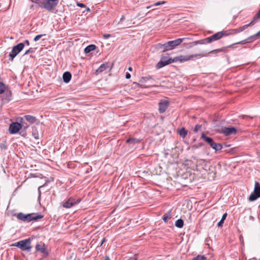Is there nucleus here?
Masks as SVG:
<instances>
[{
	"label": "nucleus",
	"instance_id": "4468645a",
	"mask_svg": "<svg viewBox=\"0 0 260 260\" xmlns=\"http://www.w3.org/2000/svg\"><path fill=\"white\" fill-rule=\"evenodd\" d=\"M229 34L226 31H221L213 35L212 36L213 41L219 40L222 37L228 36Z\"/></svg>",
	"mask_w": 260,
	"mask_h": 260
},
{
	"label": "nucleus",
	"instance_id": "e2e57ef3",
	"mask_svg": "<svg viewBox=\"0 0 260 260\" xmlns=\"http://www.w3.org/2000/svg\"><path fill=\"white\" fill-rule=\"evenodd\" d=\"M141 86L142 87H144V88L147 87V86H145V85H141Z\"/></svg>",
	"mask_w": 260,
	"mask_h": 260
},
{
	"label": "nucleus",
	"instance_id": "39448f33",
	"mask_svg": "<svg viewBox=\"0 0 260 260\" xmlns=\"http://www.w3.org/2000/svg\"><path fill=\"white\" fill-rule=\"evenodd\" d=\"M24 47V44L23 43H20L17 45L14 46L11 52L9 54V56L11 57V60L13 61L14 57L19 53Z\"/></svg>",
	"mask_w": 260,
	"mask_h": 260
},
{
	"label": "nucleus",
	"instance_id": "1a4fd4ad",
	"mask_svg": "<svg viewBox=\"0 0 260 260\" xmlns=\"http://www.w3.org/2000/svg\"><path fill=\"white\" fill-rule=\"evenodd\" d=\"M170 102L167 99H161L158 103V110L159 113H164L168 108Z\"/></svg>",
	"mask_w": 260,
	"mask_h": 260
},
{
	"label": "nucleus",
	"instance_id": "f8f14e48",
	"mask_svg": "<svg viewBox=\"0 0 260 260\" xmlns=\"http://www.w3.org/2000/svg\"><path fill=\"white\" fill-rule=\"evenodd\" d=\"M218 132L223 134L225 136H228L233 134H235L237 132V129L234 127H224L222 128L221 131H218Z\"/></svg>",
	"mask_w": 260,
	"mask_h": 260
},
{
	"label": "nucleus",
	"instance_id": "6ab92c4d",
	"mask_svg": "<svg viewBox=\"0 0 260 260\" xmlns=\"http://www.w3.org/2000/svg\"><path fill=\"white\" fill-rule=\"evenodd\" d=\"M108 67V63L102 64L100 67L96 70V74H99L105 71Z\"/></svg>",
	"mask_w": 260,
	"mask_h": 260
},
{
	"label": "nucleus",
	"instance_id": "09e8293b",
	"mask_svg": "<svg viewBox=\"0 0 260 260\" xmlns=\"http://www.w3.org/2000/svg\"><path fill=\"white\" fill-rule=\"evenodd\" d=\"M110 34H104L103 35V38L105 39H108L111 37Z\"/></svg>",
	"mask_w": 260,
	"mask_h": 260
},
{
	"label": "nucleus",
	"instance_id": "3c124183",
	"mask_svg": "<svg viewBox=\"0 0 260 260\" xmlns=\"http://www.w3.org/2000/svg\"><path fill=\"white\" fill-rule=\"evenodd\" d=\"M246 41L247 43H251V42H253V41H252V40L251 39V38H250V37H248V38H247V39H246Z\"/></svg>",
	"mask_w": 260,
	"mask_h": 260
},
{
	"label": "nucleus",
	"instance_id": "338daca9",
	"mask_svg": "<svg viewBox=\"0 0 260 260\" xmlns=\"http://www.w3.org/2000/svg\"><path fill=\"white\" fill-rule=\"evenodd\" d=\"M87 10V11H89V8H88Z\"/></svg>",
	"mask_w": 260,
	"mask_h": 260
},
{
	"label": "nucleus",
	"instance_id": "37998d69",
	"mask_svg": "<svg viewBox=\"0 0 260 260\" xmlns=\"http://www.w3.org/2000/svg\"><path fill=\"white\" fill-rule=\"evenodd\" d=\"M250 38L252 40V41H254V40H256V39H257L258 38L257 36H255V34L250 36Z\"/></svg>",
	"mask_w": 260,
	"mask_h": 260
},
{
	"label": "nucleus",
	"instance_id": "ea45409f",
	"mask_svg": "<svg viewBox=\"0 0 260 260\" xmlns=\"http://www.w3.org/2000/svg\"><path fill=\"white\" fill-rule=\"evenodd\" d=\"M33 52H34L33 49L32 48H29L25 51V52L24 53L23 55L28 54L30 53H33Z\"/></svg>",
	"mask_w": 260,
	"mask_h": 260
},
{
	"label": "nucleus",
	"instance_id": "7c9ffc66",
	"mask_svg": "<svg viewBox=\"0 0 260 260\" xmlns=\"http://www.w3.org/2000/svg\"><path fill=\"white\" fill-rule=\"evenodd\" d=\"M192 260H207V257L205 255H198L193 258Z\"/></svg>",
	"mask_w": 260,
	"mask_h": 260
},
{
	"label": "nucleus",
	"instance_id": "393cba45",
	"mask_svg": "<svg viewBox=\"0 0 260 260\" xmlns=\"http://www.w3.org/2000/svg\"><path fill=\"white\" fill-rule=\"evenodd\" d=\"M25 119L30 123H33L36 122V118L33 116L27 115L24 116Z\"/></svg>",
	"mask_w": 260,
	"mask_h": 260
},
{
	"label": "nucleus",
	"instance_id": "f257e3e1",
	"mask_svg": "<svg viewBox=\"0 0 260 260\" xmlns=\"http://www.w3.org/2000/svg\"><path fill=\"white\" fill-rule=\"evenodd\" d=\"M31 2L38 4L39 7L45 9L49 12H52L57 7L59 0H30Z\"/></svg>",
	"mask_w": 260,
	"mask_h": 260
},
{
	"label": "nucleus",
	"instance_id": "20e7f679",
	"mask_svg": "<svg viewBox=\"0 0 260 260\" xmlns=\"http://www.w3.org/2000/svg\"><path fill=\"white\" fill-rule=\"evenodd\" d=\"M259 198H260V184L258 182L255 181L254 190L249 197V200L254 201Z\"/></svg>",
	"mask_w": 260,
	"mask_h": 260
},
{
	"label": "nucleus",
	"instance_id": "a211bd4d",
	"mask_svg": "<svg viewBox=\"0 0 260 260\" xmlns=\"http://www.w3.org/2000/svg\"><path fill=\"white\" fill-rule=\"evenodd\" d=\"M201 139L208 143L209 145L212 143L213 140L212 138L207 136L205 133H203L201 135Z\"/></svg>",
	"mask_w": 260,
	"mask_h": 260
},
{
	"label": "nucleus",
	"instance_id": "cd10ccee",
	"mask_svg": "<svg viewBox=\"0 0 260 260\" xmlns=\"http://www.w3.org/2000/svg\"><path fill=\"white\" fill-rule=\"evenodd\" d=\"M166 2L165 1H160V2H157L149 6H148L147 7V9H149V8H153L154 7H155V6H160L161 5H163V4H165Z\"/></svg>",
	"mask_w": 260,
	"mask_h": 260
},
{
	"label": "nucleus",
	"instance_id": "5fc2aeb1",
	"mask_svg": "<svg viewBox=\"0 0 260 260\" xmlns=\"http://www.w3.org/2000/svg\"><path fill=\"white\" fill-rule=\"evenodd\" d=\"M127 260H137V258L135 257H131Z\"/></svg>",
	"mask_w": 260,
	"mask_h": 260
},
{
	"label": "nucleus",
	"instance_id": "a18cd8bd",
	"mask_svg": "<svg viewBox=\"0 0 260 260\" xmlns=\"http://www.w3.org/2000/svg\"><path fill=\"white\" fill-rule=\"evenodd\" d=\"M203 145V144L201 143H199V144L198 145H194L192 147L194 148H198L199 147H201Z\"/></svg>",
	"mask_w": 260,
	"mask_h": 260
},
{
	"label": "nucleus",
	"instance_id": "f704fd0d",
	"mask_svg": "<svg viewBox=\"0 0 260 260\" xmlns=\"http://www.w3.org/2000/svg\"><path fill=\"white\" fill-rule=\"evenodd\" d=\"M202 127V125L200 124H197L193 129L194 133H198Z\"/></svg>",
	"mask_w": 260,
	"mask_h": 260
},
{
	"label": "nucleus",
	"instance_id": "423d86ee",
	"mask_svg": "<svg viewBox=\"0 0 260 260\" xmlns=\"http://www.w3.org/2000/svg\"><path fill=\"white\" fill-rule=\"evenodd\" d=\"M175 62V57L173 59L166 56H161L160 61L157 63L156 67L158 69L164 67L171 63Z\"/></svg>",
	"mask_w": 260,
	"mask_h": 260
},
{
	"label": "nucleus",
	"instance_id": "c9c22d12",
	"mask_svg": "<svg viewBox=\"0 0 260 260\" xmlns=\"http://www.w3.org/2000/svg\"><path fill=\"white\" fill-rule=\"evenodd\" d=\"M45 34L38 35L34 38V41L37 42L39 41L43 36H45Z\"/></svg>",
	"mask_w": 260,
	"mask_h": 260
},
{
	"label": "nucleus",
	"instance_id": "f03ea898",
	"mask_svg": "<svg viewBox=\"0 0 260 260\" xmlns=\"http://www.w3.org/2000/svg\"><path fill=\"white\" fill-rule=\"evenodd\" d=\"M16 216L18 219L27 222H30L31 220H37L44 217L43 215L38 214V213L24 214L22 212L18 213Z\"/></svg>",
	"mask_w": 260,
	"mask_h": 260
},
{
	"label": "nucleus",
	"instance_id": "680f3d73",
	"mask_svg": "<svg viewBox=\"0 0 260 260\" xmlns=\"http://www.w3.org/2000/svg\"><path fill=\"white\" fill-rule=\"evenodd\" d=\"M128 70H129V71H132V67H129V68H128Z\"/></svg>",
	"mask_w": 260,
	"mask_h": 260
},
{
	"label": "nucleus",
	"instance_id": "7ed1b4c3",
	"mask_svg": "<svg viewBox=\"0 0 260 260\" xmlns=\"http://www.w3.org/2000/svg\"><path fill=\"white\" fill-rule=\"evenodd\" d=\"M207 54L203 53L198 54H191L189 55H180L175 57V61H179L180 62L193 60L194 58H200L202 57L207 56Z\"/></svg>",
	"mask_w": 260,
	"mask_h": 260
},
{
	"label": "nucleus",
	"instance_id": "0e129e2a",
	"mask_svg": "<svg viewBox=\"0 0 260 260\" xmlns=\"http://www.w3.org/2000/svg\"><path fill=\"white\" fill-rule=\"evenodd\" d=\"M253 218H253L252 216H250V219H252V220H253Z\"/></svg>",
	"mask_w": 260,
	"mask_h": 260
},
{
	"label": "nucleus",
	"instance_id": "a19ab883",
	"mask_svg": "<svg viewBox=\"0 0 260 260\" xmlns=\"http://www.w3.org/2000/svg\"><path fill=\"white\" fill-rule=\"evenodd\" d=\"M20 243H21V240L19 241H18L16 243H13L12 246H16V247H18V248L20 247Z\"/></svg>",
	"mask_w": 260,
	"mask_h": 260
},
{
	"label": "nucleus",
	"instance_id": "6e6552de",
	"mask_svg": "<svg viewBox=\"0 0 260 260\" xmlns=\"http://www.w3.org/2000/svg\"><path fill=\"white\" fill-rule=\"evenodd\" d=\"M31 241L30 238L21 240L19 248L23 251L30 252L31 249Z\"/></svg>",
	"mask_w": 260,
	"mask_h": 260
},
{
	"label": "nucleus",
	"instance_id": "c03bdc74",
	"mask_svg": "<svg viewBox=\"0 0 260 260\" xmlns=\"http://www.w3.org/2000/svg\"><path fill=\"white\" fill-rule=\"evenodd\" d=\"M250 38L252 40V41H254V40H256V39H257L258 38L257 36H255V34L250 36Z\"/></svg>",
	"mask_w": 260,
	"mask_h": 260
},
{
	"label": "nucleus",
	"instance_id": "473e14b6",
	"mask_svg": "<svg viewBox=\"0 0 260 260\" xmlns=\"http://www.w3.org/2000/svg\"><path fill=\"white\" fill-rule=\"evenodd\" d=\"M152 78L151 77H142L141 79L140 80V82L142 83L147 82L150 79H151Z\"/></svg>",
	"mask_w": 260,
	"mask_h": 260
},
{
	"label": "nucleus",
	"instance_id": "052dcab7",
	"mask_svg": "<svg viewBox=\"0 0 260 260\" xmlns=\"http://www.w3.org/2000/svg\"><path fill=\"white\" fill-rule=\"evenodd\" d=\"M124 19H125L124 16H122V17L121 18V19H120V21H123V20H124Z\"/></svg>",
	"mask_w": 260,
	"mask_h": 260
},
{
	"label": "nucleus",
	"instance_id": "9d476101",
	"mask_svg": "<svg viewBox=\"0 0 260 260\" xmlns=\"http://www.w3.org/2000/svg\"><path fill=\"white\" fill-rule=\"evenodd\" d=\"M35 249L36 251L41 252L43 257L47 256L49 254L47 247L44 243L42 244H37Z\"/></svg>",
	"mask_w": 260,
	"mask_h": 260
},
{
	"label": "nucleus",
	"instance_id": "0eeeda50",
	"mask_svg": "<svg viewBox=\"0 0 260 260\" xmlns=\"http://www.w3.org/2000/svg\"><path fill=\"white\" fill-rule=\"evenodd\" d=\"M81 201V199L80 198L76 199L71 197L69 198L67 201L62 203V207L67 209L71 208V207L79 204Z\"/></svg>",
	"mask_w": 260,
	"mask_h": 260
},
{
	"label": "nucleus",
	"instance_id": "bb28decb",
	"mask_svg": "<svg viewBox=\"0 0 260 260\" xmlns=\"http://www.w3.org/2000/svg\"><path fill=\"white\" fill-rule=\"evenodd\" d=\"M225 47H222L221 48H219V49H215V50L211 51L208 53L209 54H214L215 55H216L217 54L218 52H220L224 51L225 50Z\"/></svg>",
	"mask_w": 260,
	"mask_h": 260
},
{
	"label": "nucleus",
	"instance_id": "79ce46f5",
	"mask_svg": "<svg viewBox=\"0 0 260 260\" xmlns=\"http://www.w3.org/2000/svg\"><path fill=\"white\" fill-rule=\"evenodd\" d=\"M0 148H1V149H7V146L5 143H1Z\"/></svg>",
	"mask_w": 260,
	"mask_h": 260
},
{
	"label": "nucleus",
	"instance_id": "9b49d317",
	"mask_svg": "<svg viewBox=\"0 0 260 260\" xmlns=\"http://www.w3.org/2000/svg\"><path fill=\"white\" fill-rule=\"evenodd\" d=\"M22 128L21 124L15 122L12 123L9 125V131L10 134H15Z\"/></svg>",
	"mask_w": 260,
	"mask_h": 260
},
{
	"label": "nucleus",
	"instance_id": "aec40b11",
	"mask_svg": "<svg viewBox=\"0 0 260 260\" xmlns=\"http://www.w3.org/2000/svg\"><path fill=\"white\" fill-rule=\"evenodd\" d=\"M172 218V212L171 210L166 213L162 217V219L164 221L165 223H167L168 221V220Z\"/></svg>",
	"mask_w": 260,
	"mask_h": 260
},
{
	"label": "nucleus",
	"instance_id": "4c0bfd02",
	"mask_svg": "<svg viewBox=\"0 0 260 260\" xmlns=\"http://www.w3.org/2000/svg\"><path fill=\"white\" fill-rule=\"evenodd\" d=\"M206 43H210L213 41L212 36H210L209 37L206 38L205 39Z\"/></svg>",
	"mask_w": 260,
	"mask_h": 260
},
{
	"label": "nucleus",
	"instance_id": "72a5a7b5",
	"mask_svg": "<svg viewBox=\"0 0 260 260\" xmlns=\"http://www.w3.org/2000/svg\"><path fill=\"white\" fill-rule=\"evenodd\" d=\"M247 43L246 41V39L244 40H242L241 41H240L239 42H237V43H234L233 44H232L231 45H229V46H228L227 47H232L233 46L236 45V44H244L245 43Z\"/></svg>",
	"mask_w": 260,
	"mask_h": 260
},
{
	"label": "nucleus",
	"instance_id": "864d4df0",
	"mask_svg": "<svg viewBox=\"0 0 260 260\" xmlns=\"http://www.w3.org/2000/svg\"><path fill=\"white\" fill-rule=\"evenodd\" d=\"M24 44L25 45H26L27 46H29V42L28 40H26L25 41H24Z\"/></svg>",
	"mask_w": 260,
	"mask_h": 260
},
{
	"label": "nucleus",
	"instance_id": "2eb2a0df",
	"mask_svg": "<svg viewBox=\"0 0 260 260\" xmlns=\"http://www.w3.org/2000/svg\"><path fill=\"white\" fill-rule=\"evenodd\" d=\"M72 75L70 72H66L63 73L62 76V78L63 81L67 83L70 82V81L71 79Z\"/></svg>",
	"mask_w": 260,
	"mask_h": 260
},
{
	"label": "nucleus",
	"instance_id": "ddd939ff",
	"mask_svg": "<svg viewBox=\"0 0 260 260\" xmlns=\"http://www.w3.org/2000/svg\"><path fill=\"white\" fill-rule=\"evenodd\" d=\"M184 40V38L177 39L176 40L168 42V45H169L170 50L173 49L176 47L179 46Z\"/></svg>",
	"mask_w": 260,
	"mask_h": 260
},
{
	"label": "nucleus",
	"instance_id": "dca6fc26",
	"mask_svg": "<svg viewBox=\"0 0 260 260\" xmlns=\"http://www.w3.org/2000/svg\"><path fill=\"white\" fill-rule=\"evenodd\" d=\"M3 93H4V98L3 100H5V102L10 101L11 98V92L10 90L6 89L5 91Z\"/></svg>",
	"mask_w": 260,
	"mask_h": 260
},
{
	"label": "nucleus",
	"instance_id": "de8ad7c7",
	"mask_svg": "<svg viewBox=\"0 0 260 260\" xmlns=\"http://www.w3.org/2000/svg\"><path fill=\"white\" fill-rule=\"evenodd\" d=\"M77 5L81 8L85 7V5L84 4L81 3H77Z\"/></svg>",
	"mask_w": 260,
	"mask_h": 260
},
{
	"label": "nucleus",
	"instance_id": "8fccbe9b",
	"mask_svg": "<svg viewBox=\"0 0 260 260\" xmlns=\"http://www.w3.org/2000/svg\"><path fill=\"white\" fill-rule=\"evenodd\" d=\"M199 44H206V41H205V39H202V40H199Z\"/></svg>",
	"mask_w": 260,
	"mask_h": 260
},
{
	"label": "nucleus",
	"instance_id": "412c9836",
	"mask_svg": "<svg viewBox=\"0 0 260 260\" xmlns=\"http://www.w3.org/2000/svg\"><path fill=\"white\" fill-rule=\"evenodd\" d=\"M126 142L129 144H139L140 143V140L135 138H129L126 140Z\"/></svg>",
	"mask_w": 260,
	"mask_h": 260
},
{
	"label": "nucleus",
	"instance_id": "58836bf2",
	"mask_svg": "<svg viewBox=\"0 0 260 260\" xmlns=\"http://www.w3.org/2000/svg\"><path fill=\"white\" fill-rule=\"evenodd\" d=\"M155 48L157 50H162V44L158 43L155 45Z\"/></svg>",
	"mask_w": 260,
	"mask_h": 260
},
{
	"label": "nucleus",
	"instance_id": "f3484780",
	"mask_svg": "<svg viewBox=\"0 0 260 260\" xmlns=\"http://www.w3.org/2000/svg\"><path fill=\"white\" fill-rule=\"evenodd\" d=\"M211 147L216 151L220 150L222 148V146L221 144L215 143L214 141L210 144Z\"/></svg>",
	"mask_w": 260,
	"mask_h": 260
},
{
	"label": "nucleus",
	"instance_id": "4d7b16f0",
	"mask_svg": "<svg viewBox=\"0 0 260 260\" xmlns=\"http://www.w3.org/2000/svg\"><path fill=\"white\" fill-rule=\"evenodd\" d=\"M255 36H257L258 38H260V30L255 34Z\"/></svg>",
	"mask_w": 260,
	"mask_h": 260
},
{
	"label": "nucleus",
	"instance_id": "e433bc0d",
	"mask_svg": "<svg viewBox=\"0 0 260 260\" xmlns=\"http://www.w3.org/2000/svg\"><path fill=\"white\" fill-rule=\"evenodd\" d=\"M260 18V9L258 11V12L256 14V15L254 16L252 20H254V22L257 19Z\"/></svg>",
	"mask_w": 260,
	"mask_h": 260
},
{
	"label": "nucleus",
	"instance_id": "c85d7f7f",
	"mask_svg": "<svg viewBox=\"0 0 260 260\" xmlns=\"http://www.w3.org/2000/svg\"><path fill=\"white\" fill-rule=\"evenodd\" d=\"M227 216V213H225L224 214H223L222 216V218L221 219V220L219 221V222L218 223V226L219 227H221L222 226V225H223V222L224 221V220L225 219L226 217Z\"/></svg>",
	"mask_w": 260,
	"mask_h": 260
},
{
	"label": "nucleus",
	"instance_id": "a878e982",
	"mask_svg": "<svg viewBox=\"0 0 260 260\" xmlns=\"http://www.w3.org/2000/svg\"><path fill=\"white\" fill-rule=\"evenodd\" d=\"M175 225L178 228H182L184 225V221L182 219H179L176 221Z\"/></svg>",
	"mask_w": 260,
	"mask_h": 260
},
{
	"label": "nucleus",
	"instance_id": "69168bd1",
	"mask_svg": "<svg viewBox=\"0 0 260 260\" xmlns=\"http://www.w3.org/2000/svg\"><path fill=\"white\" fill-rule=\"evenodd\" d=\"M42 186H39V189H40V188L41 187H42Z\"/></svg>",
	"mask_w": 260,
	"mask_h": 260
},
{
	"label": "nucleus",
	"instance_id": "49530a36",
	"mask_svg": "<svg viewBox=\"0 0 260 260\" xmlns=\"http://www.w3.org/2000/svg\"><path fill=\"white\" fill-rule=\"evenodd\" d=\"M237 29H233L232 30V32L228 34L229 35H234V34H237V33H239V32H237Z\"/></svg>",
	"mask_w": 260,
	"mask_h": 260
},
{
	"label": "nucleus",
	"instance_id": "5701e85b",
	"mask_svg": "<svg viewBox=\"0 0 260 260\" xmlns=\"http://www.w3.org/2000/svg\"><path fill=\"white\" fill-rule=\"evenodd\" d=\"M96 46L93 44H91L88 46H87L85 49H84V52L85 53H88L92 51H93L96 48Z\"/></svg>",
	"mask_w": 260,
	"mask_h": 260
},
{
	"label": "nucleus",
	"instance_id": "bf43d9fd",
	"mask_svg": "<svg viewBox=\"0 0 260 260\" xmlns=\"http://www.w3.org/2000/svg\"><path fill=\"white\" fill-rule=\"evenodd\" d=\"M199 40L194 41L193 43L194 44V45H198V44H199Z\"/></svg>",
	"mask_w": 260,
	"mask_h": 260
},
{
	"label": "nucleus",
	"instance_id": "2f4dec72",
	"mask_svg": "<svg viewBox=\"0 0 260 260\" xmlns=\"http://www.w3.org/2000/svg\"><path fill=\"white\" fill-rule=\"evenodd\" d=\"M6 88V85L2 82H0V94L3 93Z\"/></svg>",
	"mask_w": 260,
	"mask_h": 260
},
{
	"label": "nucleus",
	"instance_id": "13d9d810",
	"mask_svg": "<svg viewBox=\"0 0 260 260\" xmlns=\"http://www.w3.org/2000/svg\"><path fill=\"white\" fill-rule=\"evenodd\" d=\"M104 260H110L109 256L108 255H106L105 257Z\"/></svg>",
	"mask_w": 260,
	"mask_h": 260
},
{
	"label": "nucleus",
	"instance_id": "4be33fe9",
	"mask_svg": "<svg viewBox=\"0 0 260 260\" xmlns=\"http://www.w3.org/2000/svg\"><path fill=\"white\" fill-rule=\"evenodd\" d=\"M253 24H254V20H252L249 23H248L247 24H245V25L237 28V32H242L243 30H244L245 29H246L248 27L251 26Z\"/></svg>",
	"mask_w": 260,
	"mask_h": 260
},
{
	"label": "nucleus",
	"instance_id": "b1692460",
	"mask_svg": "<svg viewBox=\"0 0 260 260\" xmlns=\"http://www.w3.org/2000/svg\"><path fill=\"white\" fill-rule=\"evenodd\" d=\"M178 132L179 135L182 138H185L187 135V131L184 127H182L181 128L178 129Z\"/></svg>",
	"mask_w": 260,
	"mask_h": 260
},
{
	"label": "nucleus",
	"instance_id": "603ef678",
	"mask_svg": "<svg viewBox=\"0 0 260 260\" xmlns=\"http://www.w3.org/2000/svg\"><path fill=\"white\" fill-rule=\"evenodd\" d=\"M131 77V74L129 73H126L125 75V78L126 79H129Z\"/></svg>",
	"mask_w": 260,
	"mask_h": 260
},
{
	"label": "nucleus",
	"instance_id": "6e6d98bb",
	"mask_svg": "<svg viewBox=\"0 0 260 260\" xmlns=\"http://www.w3.org/2000/svg\"><path fill=\"white\" fill-rule=\"evenodd\" d=\"M105 241H106V238H103L101 243V246H102L103 244V243L105 242Z\"/></svg>",
	"mask_w": 260,
	"mask_h": 260
},
{
	"label": "nucleus",
	"instance_id": "c756f323",
	"mask_svg": "<svg viewBox=\"0 0 260 260\" xmlns=\"http://www.w3.org/2000/svg\"><path fill=\"white\" fill-rule=\"evenodd\" d=\"M162 51L163 52H165L168 50H170L169 45H168V42H167L166 43H165V44H162Z\"/></svg>",
	"mask_w": 260,
	"mask_h": 260
}]
</instances>
